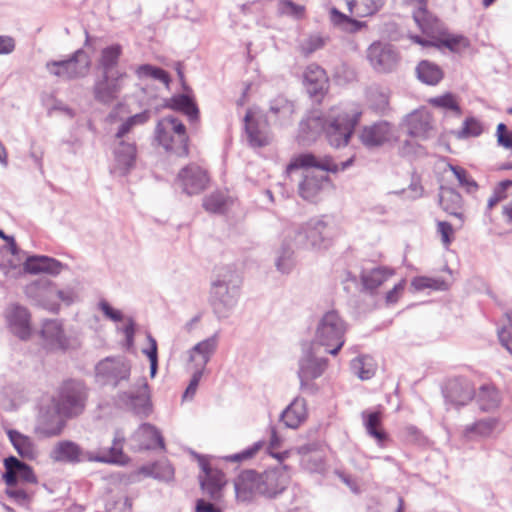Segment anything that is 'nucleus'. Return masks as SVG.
<instances>
[{
    "label": "nucleus",
    "mask_w": 512,
    "mask_h": 512,
    "mask_svg": "<svg viewBox=\"0 0 512 512\" xmlns=\"http://www.w3.org/2000/svg\"><path fill=\"white\" fill-rule=\"evenodd\" d=\"M362 113V109L357 103H346L331 108L325 118L316 115L308 116L300 122L298 140L302 144H309L315 141L321 132H324L332 147H345L348 145Z\"/></svg>",
    "instance_id": "f257e3e1"
},
{
    "label": "nucleus",
    "mask_w": 512,
    "mask_h": 512,
    "mask_svg": "<svg viewBox=\"0 0 512 512\" xmlns=\"http://www.w3.org/2000/svg\"><path fill=\"white\" fill-rule=\"evenodd\" d=\"M353 162V157L346 161L335 163L331 157L318 158L311 153H303L292 158L286 171L291 173L293 170L305 169L303 180L298 186V193L304 200L316 202L322 191L323 184L328 180L324 172L337 173L345 171Z\"/></svg>",
    "instance_id": "f03ea898"
},
{
    "label": "nucleus",
    "mask_w": 512,
    "mask_h": 512,
    "mask_svg": "<svg viewBox=\"0 0 512 512\" xmlns=\"http://www.w3.org/2000/svg\"><path fill=\"white\" fill-rule=\"evenodd\" d=\"M241 277L229 268H222L211 284L210 301L218 319L228 318L238 303Z\"/></svg>",
    "instance_id": "7ed1b4c3"
},
{
    "label": "nucleus",
    "mask_w": 512,
    "mask_h": 512,
    "mask_svg": "<svg viewBox=\"0 0 512 512\" xmlns=\"http://www.w3.org/2000/svg\"><path fill=\"white\" fill-rule=\"evenodd\" d=\"M347 330L348 324L338 311L328 310L317 319L309 343L322 349L324 354L336 356L345 344Z\"/></svg>",
    "instance_id": "20e7f679"
},
{
    "label": "nucleus",
    "mask_w": 512,
    "mask_h": 512,
    "mask_svg": "<svg viewBox=\"0 0 512 512\" xmlns=\"http://www.w3.org/2000/svg\"><path fill=\"white\" fill-rule=\"evenodd\" d=\"M323 350L308 342L302 345L298 359L297 375L300 389L307 394H315L318 386L314 380L320 378L328 368L329 360L323 355Z\"/></svg>",
    "instance_id": "39448f33"
},
{
    "label": "nucleus",
    "mask_w": 512,
    "mask_h": 512,
    "mask_svg": "<svg viewBox=\"0 0 512 512\" xmlns=\"http://www.w3.org/2000/svg\"><path fill=\"white\" fill-rule=\"evenodd\" d=\"M350 14H344L337 8L330 10V20L334 26L345 32L355 33L360 31L365 22L358 21L351 16L367 17L377 13L384 5L385 0H345Z\"/></svg>",
    "instance_id": "423d86ee"
},
{
    "label": "nucleus",
    "mask_w": 512,
    "mask_h": 512,
    "mask_svg": "<svg viewBox=\"0 0 512 512\" xmlns=\"http://www.w3.org/2000/svg\"><path fill=\"white\" fill-rule=\"evenodd\" d=\"M155 139L166 151L178 156L188 155V135L185 125L173 116H167L157 122Z\"/></svg>",
    "instance_id": "0eeeda50"
},
{
    "label": "nucleus",
    "mask_w": 512,
    "mask_h": 512,
    "mask_svg": "<svg viewBox=\"0 0 512 512\" xmlns=\"http://www.w3.org/2000/svg\"><path fill=\"white\" fill-rule=\"evenodd\" d=\"M296 247L327 248L331 243V229L323 218H312L305 224L287 230Z\"/></svg>",
    "instance_id": "6e6552de"
},
{
    "label": "nucleus",
    "mask_w": 512,
    "mask_h": 512,
    "mask_svg": "<svg viewBox=\"0 0 512 512\" xmlns=\"http://www.w3.org/2000/svg\"><path fill=\"white\" fill-rule=\"evenodd\" d=\"M45 68L50 75L60 80H75L88 74L90 60L84 50L78 49L66 59L47 61Z\"/></svg>",
    "instance_id": "1a4fd4ad"
},
{
    "label": "nucleus",
    "mask_w": 512,
    "mask_h": 512,
    "mask_svg": "<svg viewBox=\"0 0 512 512\" xmlns=\"http://www.w3.org/2000/svg\"><path fill=\"white\" fill-rule=\"evenodd\" d=\"M358 138L361 144L369 150L380 148L398 140L394 125L386 120L363 126L359 130Z\"/></svg>",
    "instance_id": "9d476101"
},
{
    "label": "nucleus",
    "mask_w": 512,
    "mask_h": 512,
    "mask_svg": "<svg viewBox=\"0 0 512 512\" xmlns=\"http://www.w3.org/2000/svg\"><path fill=\"white\" fill-rule=\"evenodd\" d=\"M95 372L100 383L116 387L122 381L128 380L131 365L124 357H107L96 365Z\"/></svg>",
    "instance_id": "9b49d317"
},
{
    "label": "nucleus",
    "mask_w": 512,
    "mask_h": 512,
    "mask_svg": "<svg viewBox=\"0 0 512 512\" xmlns=\"http://www.w3.org/2000/svg\"><path fill=\"white\" fill-rule=\"evenodd\" d=\"M129 75L120 70L114 73L101 74L94 83L93 94L96 101L102 104H110L116 100L125 87Z\"/></svg>",
    "instance_id": "f8f14e48"
},
{
    "label": "nucleus",
    "mask_w": 512,
    "mask_h": 512,
    "mask_svg": "<svg viewBox=\"0 0 512 512\" xmlns=\"http://www.w3.org/2000/svg\"><path fill=\"white\" fill-rule=\"evenodd\" d=\"M55 399L66 417L77 416L85 407V388L80 382H66L61 387L58 398Z\"/></svg>",
    "instance_id": "ddd939ff"
},
{
    "label": "nucleus",
    "mask_w": 512,
    "mask_h": 512,
    "mask_svg": "<svg viewBox=\"0 0 512 512\" xmlns=\"http://www.w3.org/2000/svg\"><path fill=\"white\" fill-rule=\"evenodd\" d=\"M367 58L373 69L380 73H390L397 69L400 56L391 44L374 42L367 50Z\"/></svg>",
    "instance_id": "4468645a"
},
{
    "label": "nucleus",
    "mask_w": 512,
    "mask_h": 512,
    "mask_svg": "<svg viewBox=\"0 0 512 512\" xmlns=\"http://www.w3.org/2000/svg\"><path fill=\"white\" fill-rule=\"evenodd\" d=\"M65 418L56 399L52 398L47 405L40 408L36 430L46 437L57 436L65 426Z\"/></svg>",
    "instance_id": "2eb2a0df"
},
{
    "label": "nucleus",
    "mask_w": 512,
    "mask_h": 512,
    "mask_svg": "<svg viewBox=\"0 0 512 512\" xmlns=\"http://www.w3.org/2000/svg\"><path fill=\"white\" fill-rule=\"evenodd\" d=\"M49 458L55 463L78 464L93 462V452L83 449L71 440L57 442L49 452Z\"/></svg>",
    "instance_id": "dca6fc26"
},
{
    "label": "nucleus",
    "mask_w": 512,
    "mask_h": 512,
    "mask_svg": "<svg viewBox=\"0 0 512 512\" xmlns=\"http://www.w3.org/2000/svg\"><path fill=\"white\" fill-rule=\"evenodd\" d=\"M119 401L134 414L148 416L151 402L146 379L140 378L133 389L119 394Z\"/></svg>",
    "instance_id": "f3484780"
},
{
    "label": "nucleus",
    "mask_w": 512,
    "mask_h": 512,
    "mask_svg": "<svg viewBox=\"0 0 512 512\" xmlns=\"http://www.w3.org/2000/svg\"><path fill=\"white\" fill-rule=\"evenodd\" d=\"M287 466H279L260 473V495L275 498L282 494L290 483Z\"/></svg>",
    "instance_id": "a211bd4d"
},
{
    "label": "nucleus",
    "mask_w": 512,
    "mask_h": 512,
    "mask_svg": "<svg viewBox=\"0 0 512 512\" xmlns=\"http://www.w3.org/2000/svg\"><path fill=\"white\" fill-rule=\"evenodd\" d=\"M475 394L471 382L462 377L453 378L446 382L443 396L448 408H459L472 400Z\"/></svg>",
    "instance_id": "6ab92c4d"
},
{
    "label": "nucleus",
    "mask_w": 512,
    "mask_h": 512,
    "mask_svg": "<svg viewBox=\"0 0 512 512\" xmlns=\"http://www.w3.org/2000/svg\"><path fill=\"white\" fill-rule=\"evenodd\" d=\"M113 148L114 171L121 176H125L135 167L137 158V146L135 141L125 140L124 138L115 139Z\"/></svg>",
    "instance_id": "aec40b11"
},
{
    "label": "nucleus",
    "mask_w": 512,
    "mask_h": 512,
    "mask_svg": "<svg viewBox=\"0 0 512 512\" xmlns=\"http://www.w3.org/2000/svg\"><path fill=\"white\" fill-rule=\"evenodd\" d=\"M401 126L407 128V134L410 137L427 140L433 130L432 117L424 109L414 110L404 117Z\"/></svg>",
    "instance_id": "412c9836"
},
{
    "label": "nucleus",
    "mask_w": 512,
    "mask_h": 512,
    "mask_svg": "<svg viewBox=\"0 0 512 512\" xmlns=\"http://www.w3.org/2000/svg\"><path fill=\"white\" fill-rule=\"evenodd\" d=\"M177 181L181 185L183 192L188 195H195L206 188L208 176L205 170L192 164L180 170Z\"/></svg>",
    "instance_id": "4be33fe9"
},
{
    "label": "nucleus",
    "mask_w": 512,
    "mask_h": 512,
    "mask_svg": "<svg viewBox=\"0 0 512 512\" xmlns=\"http://www.w3.org/2000/svg\"><path fill=\"white\" fill-rule=\"evenodd\" d=\"M5 318L10 331L22 340L31 335V316L27 308L12 304L5 311Z\"/></svg>",
    "instance_id": "5701e85b"
},
{
    "label": "nucleus",
    "mask_w": 512,
    "mask_h": 512,
    "mask_svg": "<svg viewBox=\"0 0 512 512\" xmlns=\"http://www.w3.org/2000/svg\"><path fill=\"white\" fill-rule=\"evenodd\" d=\"M219 344V333L196 343L189 351V361L194 369L205 371L207 364L215 354Z\"/></svg>",
    "instance_id": "b1692460"
},
{
    "label": "nucleus",
    "mask_w": 512,
    "mask_h": 512,
    "mask_svg": "<svg viewBox=\"0 0 512 512\" xmlns=\"http://www.w3.org/2000/svg\"><path fill=\"white\" fill-rule=\"evenodd\" d=\"M303 84L311 97L322 98L328 91L329 83L325 70L318 64H309L303 73Z\"/></svg>",
    "instance_id": "393cba45"
},
{
    "label": "nucleus",
    "mask_w": 512,
    "mask_h": 512,
    "mask_svg": "<svg viewBox=\"0 0 512 512\" xmlns=\"http://www.w3.org/2000/svg\"><path fill=\"white\" fill-rule=\"evenodd\" d=\"M4 467L3 479L8 486L17 484L18 479L26 483L37 482V477L32 468L15 456L5 458Z\"/></svg>",
    "instance_id": "a878e982"
},
{
    "label": "nucleus",
    "mask_w": 512,
    "mask_h": 512,
    "mask_svg": "<svg viewBox=\"0 0 512 512\" xmlns=\"http://www.w3.org/2000/svg\"><path fill=\"white\" fill-rule=\"evenodd\" d=\"M51 288H55L52 282H34L27 286L26 294L36 305L51 312H58L60 305L56 301V295L50 293Z\"/></svg>",
    "instance_id": "bb28decb"
},
{
    "label": "nucleus",
    "mask_w": 512,
    "mask_h": 512,
    "mask_svg": "<svg viewBox=\"0 0 512 512\" xmlns=\"http://www.w3.org/2000/svg\"><path fill=\"white\" fill-rule=\"evenodd\" d=\"M413 42L422 46H434L439 49L445 47L451 52H459L461 49L468 47L469 42L467 38L462 35H452L447 33V29L444 26V32L438 37H433L432 40H427L421 36H411Z\"/></svg>",
    "instance_id": "cd10ccee"
},
{
    "label": "nucleus",
    "mask_w": 512,
    "mask_h": 512,
    "mask_svg": "<svg viewBox=\"0 0 512 512\" xmlns=\"http://www.w3.org/2000/svg\"><path fill=\"white\" fill-rule=\"evenodd\" d=\"M234 487L239 501H249L254 494L260 495V473L254 470L241 472L235 479Z\"/></svg>",
    "instance_id": "c85d7f7f"
},
{
    "label": "nucleus",
    "mask_w": 512,
    "mask_h": 512,
    "mask_svg": "<svg viewBox=\"0 0 512 512\" xmlns=\"http://www.w3.org/2000/svg\"><path fill=\"white\" fill-rule=\"evenodd\" d=\"M413 19L422 33L429 38L428 40H432L433 37H438L444 32L445 25L427 10V5L419 6L414 10Z\"/></svg>",
    "instance_id": "c756f323"
},
{
    "label": "nucleus",
    "mask_w": 512,
    "mask_h": 512,
    "mask_svg": "<svg viewBox=\"0 0 512 512\" xmlns=\"http://www.w3.org/2000/svg\"><path fill=\"white\" fill-rule=\"evenodd\" d=\"M132 440L138 450L164 448V440L160 431L149 423H143L134 432Z\"/></svg>",
    "instance_id": "7c9ffc66"
},
{
    "label": "nucleus",
    "mask_w": 512,
    "mask_h": 512,
    "mask_svg": "<svg viewBox=\"0 0 512 512\" xmlns=\"http://www.w3.org/2000/svg\"><path fill=\"white\" fill-rule=\"evenodd\" d=\"M41 335L46 344L52 349L65 350L69 346L68 338L59 320H45L42 325Z\"/></svg>",
    "instance_id": "2f4dec72"
},
{
    "label": "nucleus",
    "mask_w": 512,
    "mask_h": 512,
    "mask_svg": "<svg viewBox=\"0 0 512 512\" xmlns=\"http://www.w3.org/2000/svg\"><path fill=\"white\" fill-rule=\"evenodd\" d=\"M64 265L51 257L34 255L26 259L24 263V270L30 274L47 273L51 275H58L63 270Z\"/></svg>",
    "instance_id": "473e14b6"
},
{
    "label": "nucleus",
    "mask_w": 512,
    "mask_h": 512,
    "mask_svg": "<svg viewBox=\"0 0 512 512\" xmlns=\"http://www.w3.org/2000/svg\"><path fill=\"white\" fill-rule=\"evenodd\" d=\"M295 112L294 103L284 96H277L271 100L268 118L280 126L289 125Z\"/></svg>",
    "instance_id": "72a5a7b5"
},
{
    "label": "nucleus",
    "mask_w": 512,
    "mask_h": 512,
    "mask_svg": "<svg viewBox=\"0 0 512 512\" xmlns=\"http://www.w3.org/2000/svg\"><path fill=\"white\" fill-rule=\"evenodd\" d=\"M125 438L122 432L116 431L112 446L108 451L101 450L98 453L93 452V462L106 464H125L127 457L123 453V444Z\"/></svg>",
    "instance_id": "f704fd0d"
},
{
    "label": "nucleus",
    "mask_w": 512,
    "mask_h": 512,
    "mask_svg": "<svg viewBox=\"0 0 512 512\" xmlns=\"http://www.w3.org/2000/svg\"><path fill=\"white\" fill-rule=\"evenodd\" d=\"M125 438L122 432L116 431L112 446L108 451L101 450L98 453L93 452V462L106 464H125L127 457L123 453V444Z\"/></svg>",
    "instance_id": "c9c22d12"
},
{
    "label": "nucleus",
    "mask_w": 512,
    "mask_h": 512,
    "mask_svg": "<svg viewBox=\"0 0 512 512\" xmlns=\"http://www.w3.org/2000/svg\"><path fill=\"white\" fill-rule=\"evenodd\" d=\"M307 417V403L304 398L297 397L280 414V422L285 427L296 429Z\"/></svg>",
    "instance_id": "e433bc0d"
},
{
    "label": "nucleus",
    "mask_w": 512,
    "mask_h": 512,
    "mask_svg": "<svg viewBox=\"0 0 512 512\" xmlns=\"http://www.w3.org/2000/svg\"><path fill=\"white\" fill-rule=\"evenodd\" d=\"M439 204L445 212L458 218L461 224L464 222L463 199L455 189L442 186L439 192Z\"/></svg>",
    "instance_id": "4c0bfd02"
},
{
    "label": "nucleus",
    "mask_w": 512,
    "mask_h": 512,
    "mask_svg": "<svg viewBox=\"0 0 512 512\" xmlns=\"http://www.w3.org/2000/svg\"><path fill=\"white\" fill-rule=\"evenodd\" d=\"M7 436L19 456L33 460L38 456V448L34 440L14 429L7 430Z\"/></svg>",
    "instance_id": "58836bf2"
},
{
    "label": "nucleus",
    "mask_w": 512,
    "mask_h": 512,
    "mask_svg": "<svg viewBox=\"0 0 512 512\" xmlns=\"http://www.w3.org/2000/svg\"><path fill=\"white\" fill-rule=\"evenodd\" d=\"M204 476L200 477L201 488L212 499L220 497L221 490L226 484L225 475L218 469L203 466Z\"/></svg>",
    "instance_id": "ea45409f"
},
{
    "label": "nucleus",
    "mask_w": 512,
    "mask_h": 512,
    "mask_svg": "<svg viewBox=\"0 0 512 512\" xmlns=\"http://www.w3.org/2000/svg\"><path fill=\"white\" fill-rule=\"evenodd\" d=\"M122 53L123 49L120 44H112L103 48L98 59V69L101 74L114 73L115 70H118L117 67Z\"/></svg>",
    "instance_id": "a19ab883"
},
{
    "label": "nucleus",
    "mask_w": 512,
    "mask_h": 512,
    "mask_svg": "<svg viewBox=\"0 0 512 512\" xmlns=\"http://www.w3.org/2000/svg\"><path fill=\"white\" fill-rule=\"evenodd\" d=\"M294 239L287 237V231L285 232V238L282 241L280 248L277 250V256L275 260L276 268L282 274H288L294 267Z\"/></svg>",
    "instance_id": "79ce46f5"
},
{
    "label": "nucleus",
    "mask_w": 512,
    "mask_h": 512,
    "mask_svg": "<svg viewBox=\"0 0 512 512\" xmlns=\"http://www.w3.org/2000/svg\"><path fill=\"white\" fill-rule=\"evenodd\" d=\"M496 425L497 420L495 418L481 419L473 424L466 425L462 434L466 440L489 437L496 428Z\"/></svg>",
    "instance_id": "37998d69"
},
{
    "label": "nucleus",
    "mask_w": 512,
    "mask_h": 512,
    "mask_svg": "<svg viewBox=\"0 0 512 512\" xmlns=\"http://www.w3.org/2000/svg\"><path fill=\"white\" fill-rule=\"evenodd\" d=\"M362 419L367 433L376 439L380 447H384V443L388 439V435L381 429V412L379 411H363Z\"/></svg>",
    "instance_id": "c03bdc74"
},
{
    "label": "nucleus",
    "mask_w": 512,
    "mask_h": 512,
    "mask_svg": "<svg viewBox=\"0 0 512 512\" xmlns=\"http://www.w3.org/2000/svg\"><path fill=\"white\" fill-rule=\"evenodd\" d=\"M416 74L418 79L427 85H436L443 78L442 69L427 60L421 61L416 67Z\"/></svg>",
    "instance_id": "a18cd8bd"
},
{
    "label": "nucleus",
    "mask_w": 512,
    "mask_h": 512,
    "mask_svg": "<svg viewBox=\"0 0 512 512\" xmlns=\"http://www.w3.org/2000/svg\"><path fill=\"white\" fill-rule=\"evenodd\" d=\"M351 370L361 380L371 379L377 370V364L375 360L368 355H362L354 358L351 361Z\"/></svg>",
    "instance_id": "49530a36"
},
{
    "label": "nucleus",
    "mask_w": 512,
    "mask_h": 512,
    "mask_svg": "<svg viewBox=\"0 0 512 512\" xmlns=\"http://www.w3.org/2000/svg\"><path fill=\"white\" fill-rule=\"evenodd\" d=\"M245 130L251 146L263 147L269 143L267 133L260 129L259 123L252 119L249 113L245 116Z\"/></svg>",
    "instance_id": "de8ad7c7"
},
{
    "label": "nucleus",
    "mask_w": 512,
    "mask_h": 512,
    "mask_svg": "<svg viewBox=\"0 0 512 512\" xmlns=\"http://www.w3.org/2000/svg\"><path fill=\"white\" fill-rule=\"evenodd\" d=\"M476 401L482 411H491L500 404V396L493 386L483 385L476 395Z\"/></svg>",
    "instance_id": "09e8293b"
},
{
    "label": "nucleus",
    "mask_w": 512,
    "mask_h": 512,
    "mask_svg": "<svg viewBox=\"0 0 512 512\" xmlns=\"http://www.w3.org/2000/svg\"><path fill=\"white\" fill-rule=\"evenodd\" d=\"M392 271L384 267H376L362 273L363 286L368 290H375L382 285L390 276Z\"/></svg>",
    "instance_id": "8fccbe9b"
},
{
    "label": "nucleus",
    "mask_w": 512,
    "mask_h": 512,
    "mask_svg": "<svg viewBox=\"0 0 512 512\" xmlns=\"http://www.w3.org/2000/svg\"><path fill=\"white\" fill-rule=\"evenodd\" d=\"M140 472L145 476H150L162 481H170L174 476V469L168 461H158L150 466H143Z\"/></svg>",
    "instance_id": "3c124183"
},
{
    "label": "nucleus",
    "mask_w": 512,
    "mask_h": 512,
    "mask_svg": "<svg viewBox=\"0 0 512 512\" xmlns=\"http://www.w3.org/2000/svg\"><path fill=\"white\" fill-rule=\"evenodd\" d=\"M170 102L172 109L183 112L190 121L197 120L199 110L190 96L186 94L176 95L171 98Z\"/></svg>",
    "instance_id": "603ef678"
},
{
    "label": "nucleus",
    "mask_w": 512,
    "mask_h": 512,
    "mask_svg": "<svg viewBox=\"0 0 512 512\" xmlns=\"http://www.w3.org/2000/svg\"><path fill=\"white\" fill-rule=\"evenodd\" d=\"M135 74L140 80L151 78L162 82L167 87L170 83V76L164 69L150 64H142L138 66L135 69Z\"/></svg>",
    "instance_id": "864d4df0"
},
{
    "label": "nucleus",
    "mask_w": 512,
    "mask_h": 512,
    "mask_svg": "<svg viewBox=\"0 0 512 512\" xmlns=\"http://www.w3.org/2000/svg\"><path fill=\"white\" fill-rule=\"evenodd\" d=\"M151 112L144 110L133 116L128 117L119 127L115 133V139L124 138L128 133L132 131L135 126L143 125L149 121Z\"/></svg>",
    "instance_id": "5fc2aeb1"
},
{
    "label": "nucleus",
    "mask_w": 512,
    "mask_h": 512,
    "mask_svg": "<svg viewBox=\"0 0 512 512\" xmlns=\"http://www.w3.org/2000/svg\"><path fill=\"white\" fill-rule=\"evenodd\" d=\"M277 11L280 15L288 16L293 19H301L304 17L305 7L291 0H278Z\"/></svg>",
    "instance_id": "6e6d98bb"
},
{
    "label": "nucleus",
    "mask_w": 512,
    "mask_h": 512,
    "mask_svg": "<svg viewBox=\"0 0 512 512\" xmlns=\"http://www.w3.org/2000/svg\"><path fill=\"white\" fill-rule=\"evenodd\" d=\"M482 132L483 126L481 122L474 117H470L464 121L462 128L456 132V136L459 139H466L470 137H478Z\"/></svg>",
    "instance_id": "4d7b16f0"
},
{
    "label": "nucleus",
    "mask_w": 512,
    "mask_h": 512,
    "mask_svg": "<svg viewBox=\"0 0 512 512\" xmlns=\"http://www.w3.org/2000/svg\"><path fill=\"white\" fill-rule=\"evenodd\" d=\"M449 167L457 178L459 185L465 188L467 193H474L478 190L477 182L469 176L464 168L455 165H449Z\"/></svg>",
    "instance_id": "13d9d810"
},
{
    "label": "nucleus",
    "mask_w": 512,
    "mask_h": 512,
    "mask_svg": "<svg viewBox=\"0 0 512 512\" xmlns=\"http://www.w3.org/2000/svg\"><path fill=\"white\" fill-rule=\"evenodd\" d=\"M411 285L414 287L415 290L421 291L424 289H433V290H445L446 289V283L443 280H438L430 277L425 276H419L415 277Z\"/></svg>",
    "instance_id": "bf43d9fd"
},
{
    "label": "nucleus",
    "mask_w": 512,
    "mask_h": 512,
    "mask_svg": "<svg viewBox=\"0 0 512 512\" xmlns=\"http://www.w3.org/2000/svg\"><path fill=\"white\" fill-rule=\"evenodd\" d=\"M429 102L435 107L454 111L458 115L461 114L460 106L457 103L455 96L451 93L431 98Z\"/></svg>",
    "instance_id": "052dcab7"
},
{
    "label": "nucleus",
    "mask_w": 512,
    "mask_h": 512,
    "mask_svg": "<svg viewBox=\"0 0 512 512\" xmlns=\"http://www.w3.org/2000/svg\"><path fill=\"white\" fill-rule=\"evenodd\" d=\"M225 206L226 200L221 193H212L203 200V207L211 213H223Z\"/></svg>",
    "instance_id": "680f3d73"
},
{
    "label": "nucleus",
    "mask_w": 512,
    "mask_h": 512,
    "mask_svg": "<svg viewBox=\"0 0 512 512\" xmlns=\"http://www.w3.org/2000/svg\"><path fill=\"white\" fill-rule=\"evenodd\" d=\"M507 324L498 330V338L501 345L512 354V311L505 314Z\"/></svg>",
    "instance_id": "e2e57ef3"
},
{
    "label": "nucleus",
    "mask_w": 512,
    "mask_h": 512,
    "mask_svg": "<svg viewBox=\"0 0 512 512\" xmlns=\"http://www.w3.org/2000/svg\"><path fill=\"white\" fill-rule=\"evenodd\" d=\"M512 186V180L501 181L493 190L487 202V210L490 211L496 204L507 197L506 191Z\"/></svg>",
    "instance_id": "0e129e2a"
},
{
    "label": "nucleus",
    "mask_w": 512,
    "mask_h": 512,
    "mask_svg": "<svg viewBox=\"0 0 512 512\" xmlns=\"http://www.w3.org/2000/svg\"><path fill=\"white\" fill-rule=\"evenodd\" d=\"M263 446H264L263 441H257L255 443H253L251 446L242 450L241 452L227 456L226 459L231 462H240V461L251 459L256 455V453Z\"/></svg>",
    "instance_id": "69168bd1"
},
{
    "label": "nucleus",
    "mask_w": 512,
    "mask_h": 512,
    "mask_svg": "<svg viewBox=\"0 0 512 512\" xmlns=\"http://www.w3.org/2000/svg\"><path fill=\"white\" fill-rule=\"evenodd\" d=\"M50 293L52 295H56V301L60 304L63 302L66 305H71L77 300V293L73 288L67 287L64 289H59L55 284V288H51Z\"/></svg>",
    "instance_id": "338daca9"
},
{
    "label": "nucleus",
    "mask_w": 512,
    "mask_h": 512,
    "mask_svg": "<svg viewBox=\"0 0 512 512\" xmlns=\"http://www.w3.org/2000/svg\"><path fill=\"white\" fill-rule=\"evenodd\" d=\"M499 146L512 151V130H508L504 123H499L496 129Z\"/></svg>",
    "instance_id": "774afa93"
}]
</instances>
